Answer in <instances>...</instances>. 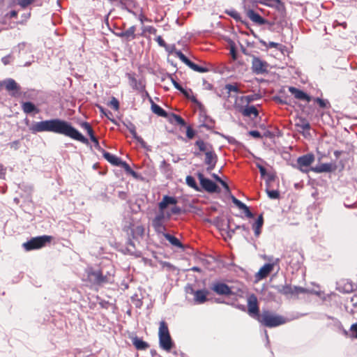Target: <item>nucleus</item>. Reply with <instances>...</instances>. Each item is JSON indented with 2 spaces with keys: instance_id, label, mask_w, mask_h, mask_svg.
Wrapping results in <instances>:
<instances>
[{
  "instance_id": "nucleus-12",
  "label": "nucleus",
  "mask_w": 357,
  "mask_h": 357,
  "mask_svg": "<svg viewBox=\"0 0 357 357\" xmlns=\"http://www.w3.org/2000/svg\"><path fill=\"white\" fill-rule=\"evenodd\" d=\"M202 187L208 192H215L218 191V185L211 180L206 178L201 173L197 175Z\"/></svg>"
},
{
  "instance_id": "nucleus-2",
  "label": "nucleus",
  "mask_w": 357,
  "mask_h": 357,
  "mask_svg": "<svg viewBox=\"0 0 357 357\" xmlns=\"http://www.w3.org/2000/svg\"><path fill=\"white\" fill-rule=\"evenodd\" d=\"M114 271L112 267L108 271L101 268L100 270L89 271L88 273V278L94 284L102 285L112 283L114 281Z\"/></svg>"
},
{
  "instance_id": "nucleus-10",
  "label": "nucleus",
  "mask_w": 357,
  "mask_h": 357,
  "mask_svg": "<svg viewBox=\"0 0 357 357\" xmlns=\"http://www.w3.org/2000/svg\"><path fill=\"white\" fill-rule=\"evenodd\" d=\"M314 160V155L312 153H308L300 156L297 159L298 168L303 172H307V167Z\"/></svg>"
},
{
  "instance_id": "nucleus-62",
  "label": "nucleus",
  "mask_w": 357,
  "mask_h": 357,
  "mask_svg": "<svg viewBox=\"0 0 357 357\" xmlns=\"http://www.w3.org/2000/svg\"><path fill=\"white\" fill-rule=\"evenodd\" d=\"M128 128L130 131V132L131 133V135H132V137L135 139L136 137L138 136L137 132H136V128H135V126L132 124V123H130L129 126H128Z\"/></svg>"
},
{
  "instance_id": "nucleus-19",
  "label": "nucleus",
  "mask_w": 357,
  "mask_h": 357,
  "mask_svg": "<svg viewBox=\"0 0 357 357\" xmlns=\"http://www.w3.org/2000/svg\"><path fill=\"white\" fill-rule=\"evenodd\" d=\"M159 344L160 348L167 351H169L173 346L170 335L159 337Z\"/></svg>"
},
{
  "instance_id": "nucleus-32",
  "label": "nucleus",
  "mask_w": 357,
  "mask_h": 357,
  "mask_svg": "<svg viewBox=\"0 0 357 357\" xmlns=\"http://www.w3.org/2000/svg\"><path fill=\"white\" fill-rule=\"evenodd\" d=\"M136 27L135 26H131L127 30L124 31V35L126 36V40L128 41L134 40L136 38L135 34Z\"/></svg>"
},
{
  "instance_id": "nucleus-24",
  "label": "nucleus",
  "mask_w": 357,
  "mask_h": 357,
  "mask_svg": "<svg viewBox=\"0 0 357 357\" xmlns=\"http://www.w3.org/2000/svg\"><path fill=\"white\" fill-rule=\"evenodd\" d=\"M144 233V228L142 225H137L131 228V235L134 239L142 237Z\"/></svg>"
},
{
  "instance_id": "nucleus-14",
  "label": "nucleus",
  "mask_w": 357,
  "mask_h": 357,
  "mask_svg": "<svg viewBox=\"0 0 357 357\" xmlns=\"http://www.w3.org/2000/svg\"><path fill=\"white\" fill-rule=\"evenodd\" d=\"M279 259H277L275 262L265 264L260 268L259 271L256 273L255 278L257 280H261L266 278L270 273L273 270L275 264H278Z\"/></svg>"
},
{
  "instance_id": "nucleus-27",
  "label": "nucleus",
  "mask_w": 357,
  "mask_h": 357,
  "mask_svg": "<svg viewBox=\"0 0 357 357\" xmlns=\"http://www.w3.org/2000/svg\"><path fill=\"white\" fill-rule=\"evenodd\" d=\"M242 114L245 116H254V117H257L259 114L257 108L254 105L246 106L242 111Z\"/></svg>"
},
{
  "instance_id": "nucleus-48",
  "label": "nucleus",
  "mask_w": 357,
  "mask_h": 357,
  "mask_svg": "<svg viewBox=\"0 0 357 357\" xmlns=\"http://www.w3.org/2000/svg\"><path fill=\"white\" fill-rule=\"evenodd\" d=\"M176 54L178 58H179V59L183 62L185 65H188V63H190V60L187 57L185 56L181 51L178 50V51H176Z\"/></svg>"
},
{
  "instance_id": "nucleus-45",
  "label": "nucleus",
  "mask_w": 357,
  "mask_h": 357,
  "mask_svg": "<svg viewBox=\"0 0 357 357\" xmlns=\"http://www.w3.org/2000/svg\"><path fill=\"white\" fill-rule=\"evenodd\" d=\"M186 183L188 184V186L195 190H198V187L195 181V179L192 176H188L186 177Z\"/></svg>"
},
{
  "instance_id": "nucleus-58",
  "label": "nucleus",
  "mask_w": 357,
  "mask_h": 357,
  "mask_svg": "<svg viewBox=\"0 0 357 357\" xmlns=\"http://www.w3.org/2000/svg\"><path fill=\"white\" fill-rule=\"evenodd\" d=\"M232 202L239 208L241 209L242 208L245 207V204L243 203L241 201L236 199L234 196L231 197Z\"/></svg>"
},
{
  "instance_id": "nucleus-29",
  "label": "nucleus",
  "mask_w": 357,
  "mask_h": 357,
  "mask_svg": "<svg viewBox=\"0 0 357 357\" xmlns=\"http://www.w3.org/2000/svg\"><path fill=\"white\" fill-rule=\"evenodd\" d=\"M205 156H206V158H205L206 165L209 164V163H216L217 162L218 157L213 151H212V150L207 151L205 153Z\"/></svg>"
},
{
  "instance_id": "nucleus-16",
  "label": "nucleus",
  "mask_w": 357,
  "mask_h": 357,
  "mask_svg": "<svg viewBox=\"0 0 357 357\" xmlns=\"http://www.w3.org/2000/svg\"><path fill=\"white\" fill-rule=\"evenodd\" d=\"M243 3L255 1L260 4L266 5L269 7L276 8L278 11H284V5L280 0H242Z\"/></svg>"
},
{
  "instance_id": "nucleus-20",
  "label": "nucleus",
  "mask_w": 357,
  "mask_h": 357,
  "mask_svg": "<svg viewBox=\"0 0 357 357\" xmlns=\"http://www.w3.org/2000/svg\"><path fill=\"white\" fill-rule=\"evenodd\" d=\"M123 252L126 254L133 255L136 257L141 256V252L136 249L134 242L130 239L128 241Z\"/></svg>"
},
{
  "instance_id": "nucleus-44",
  "label": "nucleus",
  "mask_w": 357,
  "mask_h": 357,
  "mask_svg": "<svg viewBox=\"0 0 357 357\" xmlns=\"http://www.w3.org/2000/svg\"><path fill=\"white\" fill-rule=\"evenodd\" d=\"M80 126L82 127V128L86 131L89 137L94 134L91 125L88 122L84 121L81 123Z\"/></svg>"
},
{
  "instance_id": "nucleus-59",
  "label": "nucleus",
  "mask_w": 357,
  "mask_h": 357,
  "mask_svg": "<svg viewBox=\"0 0 357 357\" xmlns=\"http://www.w3.org/2000/svg\"><path fill=\"white\" fill-rule=\"evenodd\" d=\"M119 166L123 167L128 174L132 170L130 165L125 161L121 160L119 164Z\"/></svg>"
},
{
  "instance_id": "nucleus-36",
  "label": "nucleus",
  "mask_w": 357,
  "mask_h": 357,
  "mask_svg": "<svg viewBox=\"0 0 357 357\" xmlns=\"http://www.w3.org/2000/svg\"><path fill=\"white\" fill-rule=\"evenodd\" d=\"M225 89L227 91L228 96L231 92H235L236 93H240V89L237 84H227L225 85Z\"/></svg>"
},
{
  "instance_id": "nucleus-6",
  "label": "nucleus",
  "mask_w": 357,
  "mask_h": 357,
  "mask_svg": "<svg viewBox=\"0 0 357 357\" xmlns=\"http://www.w3.org/2000/svg\"><path fill=\"white\" fill-rule=\"evenodd\" d=\"M275 289L279 293L287 296H298L301 294H305L307 291V290L303 287L291 286L289 284L277 286Z\"/></svg>"
},
{
  "instance_id": "nucleus-30",
  "label": "nucleus",
  "mask_w": 357,
  "mask_h": 357,
  "mask_svg": "<svg viewBox=\"0 0 357 357\" xmlns=\"http://www.w3.org/2000/svg\"><path fill=\"white\" fill-rule=\"evenodd\" d=\"M164 237L174 246L181 248H183L182 243L180 242V241L176 238L175 236L169 234H165Z\"/></svg>"
},
{
  "instance_id": "nucleus-49",
  "label": "nucleus",
  "mask_w": 357,
  "mask_h": 357,
  "mask_svg": "<svg viewBox=\"0 0 357 357\" xmlns=\"http://www.w3.org/2000/svg\"><path fill=\"white\" fill-rule=\"evenodd\" d=\"M186 98H190L193 102H197V99L195 97L192 96L190 98V93H192L191 89H185L182 87L181 90H179Z\"/></svg>"
},
{
  "instance_id": "nucleus-1",
  "label": "nucleus",
  "mask_w": 357,
  "mask_h": 357,
  "mask_svg": "<svg viewBox=\"0 0 357 357\" xmlns=\"http://www.w3.org/2000/svg\"><path fill=\"white\" fill-rule=\"evenodd\" d=\"M29 130L32 133L52 132L63 135L84 144H89L87 138H86L79 130L75 128L70 123L60 119H52L35 122L31 125Z\"/></svg>"
},
{
  "instance_id": "nucleus-37",
  "label": "nucleus",
  "mask_w": 357,
  "mask_h": 357,
  "mask_svg": "<svg viewBox=\"0 0 357 357\" xmlns=\"http://www.w3.org/2000/svg\"><path fill=\"white\" fill-rule=\"evenodd\" d=\"M170 121L172 122L174 121L177 124H178V125H180L181 126H185L186 125L185 121H184V119L183 118H181L180 116L177 115L176 114H172V116H171Z\"/></svg>"
},
{
  "instance_id": "nucleus-23",
  "label": "nucleus",
  "mask_w": 357,
  "mask_h": 357,
  "mask_svg": "<svg viewBox=\"0 0 357 357\" xmlns=\"http://www.w3.org/2000/svg\"><path fill=\"white\" fill-rule=\"evenodd\" d=\"M152 226L158 234H162L164 236L167 234L165 233L166 227L164 222L152 220Z\"/></svg>"
},
{
  "instance_id": "nucleus-46",
  "label": "nucleus",
  "mask_w": 357,
  "mask_h": 357,
  "mask_svg": "<svg viewBox=\"0 0 357 357\" xmlns=\"http://www.w3.org/2000/svg\"><path fill=\"white\" fill-rule=\"evenodd\" d=\"M314 101L318 103L320 107L326 108L330 106V103L327 100H324L320 98H314Z\"/></svg>"
},
{
  "instance_id": "nucleus-50",
  "label": "nucleus",
  "mask_w": 357,
  "mask_h": 357,
  "mask_svg": "<svg viewBox=\"0 0 357 357\" xmlns=\"http://www.w3.org/2000/svg\"><path fill=\"white\" fill-rule=\"evenodd\" d=\"M109 105L110 107H112L116 111H117L119 109V102L114 97L112 98V99H111V100H110V102L109 103Z\"/></svg>"
},
{
  "instance_id": "nucleus-18",
  "label": "nucleus",
  "mask_w": 357,
  "mask_h": 357,
  "mask_svg": "<svg viewBox=\"0 0 357 357\" xmlns=\"http://www.w3.org/2000/svg\"><path fill=\"white\" fill-rule=\"evenodd\" d=\"M208 292L205 289L197 290L193 292L194 301L196 304H202L207 301V295Z\"/></svg>"
},
{
  "instance_id": "nucleus-60",
  "label": "nucleus",
  "mask_w": 357,
  "mask_h": 357,
  "mask_svg": "<svg viewBox=\"0 0 357 357\" xmlns=\"http://www.w3.org/2000/svg\"><path fill=\"white\" fill-rule=\"evenodd\" d=\"M233 222L229 220L228 221V236L231 238L235 233V229L232 228Z\"/></svg>"
},
{
  "instance_id": "nucleus-5",
  "label": "nucleus",
  "mask_w": 357,
  "mask_h": 357,
  "mask_svg": "<svg viewBox=\"0 0 357 357\" xmlns=\"http://www.w3.org/2000/svg\"><path fill=\"white\" fill-rule=\"evenodd\" d=\"M52 238V236L47 235L34 237L24 243L23 247L27 251L39 249L44 247L47 243H50Z\"/></svg>"
},
{
  "instance_id": "nucleus-25",
  "label": "nucleus",
  "mask_w": 357,
  "mask_h": 357,
  "mask_svg": "<svg viewBox=\"0 0 357 357\" xmlns=\"http://www.w3.org/2000/svg\"><path fill=\"white\" fill-rule=\"evenodd\" d=\"M264 223V220L262 215H259L255 222L252 225V229L255 232V235L256 237H258L261 234V229Z\"/></svg>"
},
{
  "instance_id": "nucleus-17",
  "label": "nucleus",
  "mask_w": 357,
  "mask_h": 357,
  "mask_svg": "<svg viewBox=\"0 0 357 357\" xmlns=\"http://www.w3.org/2000/svg\"><path fill=\"white\" fill-rule=\"evenodd\" d=\"M289 91L294 96V98L298 100H305L307 102H310L312 100V98L306 93L296 87L290 86L289 88Z\"/></svg>"
},
{
  "instance_id": "nucleus-9",
  "label": "nucleus",
  "mask_w": 357,
  "mask_h": 357,
  "mask_svg": "<svg viewBox=\"0 0 357 357\" xmlns=\"http://www.w3.org/2000/svg\"><path fill=\"white\" fill-rule=\"evenodd\" d=\"M249 2L243 3V8L248 17L257 25H264L268 23L267 20L263 18L259 14L248 7Z\"/></svg>"
},
{
  "instance_id": "nucleus-61",
  "label": "nucleus",
  "mask_w": 357,
  "mask_h": 357,
  "mask_svg": "<svg viewBox=\"0 0 357 357\" xmlns=\"http://www.w3.org/2000/svg\"><path fill=\"white\" fill-rule=\"evenodd\" d=\"M168 77L170 79L171 82L172 83L174 86L177 90H181L182 89V86L174 79V78L173 77V76L172 75H169Z\"/></svg>"
},
{
  "instance_id": "nucleus-55",
  "label": "nucleus",
  "mask_w": 357,
  "mask_h": 357,
  "mask_svg": "<svg viewBox=\"0 0 357 357\" xmlns=\"http://www.w3.org/2000/svg\"><path fill=\"white\" fill-rule=\"evenodd\" d=\"M142 31L143 33L149 32L151 34H155L157 32V30L155 27L152 26H143L142 27Z\"/></svg>"
},
{
  "instance_id": "nucleus-57",
  "label": "nucleus",
  "mask_w": 357,
  "mask_h": 357,
  "mask_svg": "<svg viewBox=\"0 0 357 357\" xmlns=\"http://www.w3.org/2000/svg\"><path fill=\"white\" fill-rule=\"evenodd\" d=\"M131 13L137 17V19L140 21L142 24H143L145 22H150V20L146 17H145L142 13H141L138 15H137V14L135 12Z\"/></svg>"
},
{
  "instance_id": "nucleus-22",
  "label": "nucleus",
  "mask_w": 357,
  "mask_h": 357,
  "mask_svg": "<svg viewBox=\"0 0 357 357\" xmlns=\"http://www.w3.org/2000/svg\"><path fill=\"white\" fill-rule=\"evenodd\" d=\"M22 108L25 114L38 113L39 110L31 102H24L22 105Z\"/></svg>"
},
{
  "instance_id": "nucleus-35",
  "label": "nucleus",
  "mask_w": 357,
  "mask_h": 357,
  "mask_svg": "<svg viewBox=\"0 0 357 357\" xmlns=\"http://www.w3.org/2000/svg\"><path fill=\"white\" fill-rule=\"evenodd\" d=\"M188 66L189 68H190L191 69H192L193 70H195L196 72H199V73H206V72H208V70H209L208 68H207L206 67L200 66L193 63L191 61L188 63Z\"/></svg>"
},
{
  "instance_id": "nucleus-34",
  "label": "nucleus",
  "mask_w": 357,
  "mask_h": 357,
  "mask_svg": "<svg viewBox=\"0 0 357 357\" xmlns=\"http://www.w3.org/2000/svg\"><path fill=\"white\" fill-rule=\"evenodd\" d=\"M158 335H159V337L165 336V335H169L168 326H167V323L165 321H161L160 322Z\"/></svg>"
},
{
  "instance_id": "nucleus-64",
  "label": "nucleus",
  "mask_w": 357,
  "mask_h": 357,
  "mask_svg": "<svg viewBox=\"0 0 357 357\" xmlns=\"http://www.w3.org/2000/svg\"><path fill=\"white\" fill-rule=\"evenodd\" d=\"M248 134L254 138L260 139L262 137L261 133L258 130H250Z\"/></svg>"
},
{
  "instance_id": "nucleus-39",
  "label": "nucleus",
  "mask_w": 357,
  "mask_h": 357,
  "mask_svg": "<svg viewBox=\"0 0 357 357\" xmlns=\"http://www.w3.org/2000/svg\"><path fill=\"white\" fill-rule=\"evenodd\" d=\"M89 137H90L91 140L94 143V146H95L96 149H97L99 152L102 153L103 155L104 152H105V151L100 146L98 140L96 138V137L94 135V134L92 135L91 136H90Z\"/></svg>"
},
{
  "instance_id": "nucleus-63",
  "label": "nucleus",
  "mask_w": 357,
  "mask_h": 357,
  "mask_svg": "<svg viewBox=\"0 0 357 357\" xmlns=\"http://www.w3.org/2000/svg\"><path fill=\"white\" fill-rule=\"evenodd\" d=\"M241 210H243L245 216L248 218H253V213L250 211L249 208L245 205V207L242 208Z\"/></svg>"
},
{
  "instance_id": "nucleus-38",
  "label": "nucleus",
  "mask_w": 357,
  "mask_h": 357,
  "mask_svg": "<svg viewBox=\"0 0 357 357\" xmlns=\"http://www.w3.org/2000/svg\"><path fill=\"white\" fill-rule=\"evenodd\" d=\"M195 145L199 148L200 151H207L211 149H208V144L205 143L202 139H198L195 142Z\"/></svg>"
},
{
  "instance_id": "nucleus-52",
  "label": "nucleus",
  "mask_w": 357,
  "mask_h": 357,
  "mask_svg": "<svg viewBox=\"0 0 357 357\" xmlns=\"http://www.w3.org/2000/svg\"><path fill=\"white\" fill-rule=\"evenodd\" d=\"M8 146L12 149L17 150L20 149L21 146V142L20 140H15L13 142L8 143Z\"/></svg>"
},
{
  "instance_id": "nucleus-15",
  "label": "nucleus",
  "mask_w": 357,
  "mask_h": 357,
  "mask_svg": "<svg viewBox=\"0 0 357 357\" xmlns=\"http://www.w3.org/2000/svg\"><path fill=\"white\" fill-rule=\"evenodd\" d=\"M295 127L297 131L302 133L303 136L306 137L310 135V124L306 119L303 117L298 118L295 123Z\"/></svg>"
},
{
  "instance_id": "nucleus-40",
  "label": "nucleus",
  "mask_w": 357,
  "mask_h": 357,
  "mask_svg": "<svg viewBox=\"0 0 357 357\" xmlns=\"http://www.w3.org/2000/svg\"><path fill=\"white\" fill-rule=\"evenodd\" d=\"M89 137H90L91 140L94 143V146H95L96 149H97L99 152L102 153L103 155L104 152H105V151L100 146L98 140L96 138V137L94 135V134L92 135L91 136H90Z\"/></svg>"
},
{
  "instance_id": "nucleus-11",
  "label": "nucleus",
  "mask_w": 357,
  "mask_h": 357,
  "mask_svg": "<svg viewBox=\"0 0 357 357\" xmlns=\"http://www.w3.org/2000/svg\"><path fill=\"white\" fill-rule=\"evenodd\" d=\"M211 290L220 296H230L233 294L231 288L224 282H215L212 284Z\"/></svg>"
},
{
  "instance_id": "nucleus-8",
  "label": "nucleus",
  "mask_w": 357,
  "mask_h": 357,
  "mask_svg": "<svg viewBox=\"0 0 357 357\" xmlns=\"http://www.w3.org/2000/svg\"><path fill=\"white\" fill-rule=\"evenodd\" d=\"M268 64L266 61L261 60L255 56L252 59V70L256 75H262L268 72Z\"/></svg>"
},
{
  "instance_id": "nucleus-13",
  "label": "nucleus",
  "mask_w": 357,
  "mask_h": 357,
  "mask_svg": "<svg viewBox=\"0 0 357 357\" xmlns=\"http://www.w3.org/2000/svg\"><path fill=\"white\" fill-rule=\"evenodd\" d=\"M248 313L250 316L260 317L257 298L255 294H251L248 298Z\"/></svg>"
},
{
  "instance_id": "nucleus-53",
  "label": "nucleus",
  "mask_w": 357,
  "mask_h": 357,
  "mask_svg": "<svg viewBox=\"0 0 357 357\" xmlns=\"http://www.w3.org/2000/svg\"><path fill=\"white\" fill-rule=\"evenodd\" d=\"M261 43L268 48H278L280 46L279 43L275 42H269L267 43L266 42L261 40Z\"/></svg>"
},
{
  "instance_id": "nucleus-51",
  "label": "nucleus",
  "mask_w": 357,
  "mask_h": 357,
  "mask_svg": "<svg viewBox=\"0 0 357 357\" xmlns=\"http://www.w3.org/2000/svg\"><path fill=\"white\" fill-rule=\"evenodd\" d=\"M351 334L349 337L357 339V323L354 324L350 327Z\"/></svg>"
},
{
  "instance_id": "nucleus-28",
  "label": "nucleus",
  "mask_w": 357,
  "mask_h": 357,
  "mask_svg": "<svg viewBox=\"0 0 357 357\" xmlns=\"http://www.w3.org/2000/svg\"><path fill=\"white\" fill-rule=\"evenodd\" d=\"M151 101L152 112L159 116L167 117V112L165 111L160 106L154 103L151 99Z\"/></svg>"
},
{
  "instance_id": "nucleus-56",
  "label": "nucleus",
  "mask_w": 357,
  "mask_h": 357,
  "mask_svg": "<svg viewBox=\"0 0 357 357\" xmlns=\"http://www.w3.org/2000/svg\"><path fill=\"white\" fill-rule=\"evenodd\" d=\"M34 0H18L17 4L22 8H24L29 5L31 4Z\"/></svg>"
},
{
  "instance_id": "nucleus-47",
  "label": "nucleus",
  "mask_w": 357,
  "mask_h": 357,
  "mask_svg": "<svg viewBox=\"0 0 357 357\" xmlns=\"http://www.w3.org/2000/svg\"><path fill=\"white\" fill-rule=\"evenodd\" d=\"M227 13L231 16V17H233L235 20H236L237 22L238 21H241V14L235 10H228L227 11Z\"/></svg>"
},
{
  "instance_id": "nucleus-26",
  "label": "nucleus",
  "mask_w": 357,
  "mask_h": 357,
  "mask_svg": "<svg viewBox=\"0 0 357 357\" xmlns=\"http://www.w3.org/2000/svg\"><path fill=\"white\" fill-rule=\"evenodd\" d=\"M102 155L112 165H114L115 166H119V164L121 161V158L107 151L104 152V154Z\"/></svg>"
},
{
  "instance_id": "nucleus-41",
  "label": "nucleus",
  "mask_w": 357,
  "mask_h": 357,
  "mask_svg": "<svg viewBox=\"0 0 357 357\" xmlns=\"http://www.w3.org/2000/svg\"><path fill=\"white\" fill-rule=\"evenodd\" d=\"M89 137H90L91 140L94 143V146H95L96 149H97L99 152L102 153L103 155L104 152H105V151L100 146L98 140L96 138V137L94 135V134L92 135L91 136H90Z\"/></svg>"
},
{
  "instance_id": "nucleus-42",
  "label": "nucleus",
  "mask_w": 357,
  "mask_h": 357,
  "mask_svg": "<svg viewBox=\"0 0 357 357\" xmlns=\"http://www.w3.org/2000/svg\"><path fill=\"white\" fill-rule=\"evenodd\" d=\"M89 137H90L91 140L94 143V146H95L96 149H97L99 152L102 153L103 155L104 152H105V151L100 146L98 140L96 138V137L94 135V134L92 135L91 136H90Z\"/></svg>"
},
{
  "instance_id": "nucleus-7",
  "label": "nucleus",
  "mask_w": 357,
  "mask_h": 357,
  "mask_svg": "<svg viewBox=\"0 0 357 357\" xmlns=\"http://www.w3.org/2000/svg\"><path fill=\"white\" fill-rule=\"evenodd\" d=\"M127 77L129 81V84L133 89L137 90L140 93H144L146 96H149V93L146 91V83L144 79H137L135 74L132 73H128Z\"/></svg>"
},
{
  "instance_id": "nucleus-33",
  "label": "nucleus",
  "mask_w": 357,
  "mask_h": 357,
  "mask_svg": "<svg viewBox=\"0 0 357 357\" xmlns=\"http://www.w3.org/2000/svg\"><path fill=\"white\" fill-rule=\"evenodd\" d=\"M4 84L6 90L14 91L19 89V86L16 82L13 79H7L4 81Z\"/></svg>"
},
{
  "instance_id": "nucleus-4",
  "label": "nucleus",
  "mask_w": 357,
  "mask_h": 357,
  "mask_svg": "<svg viewBox=\"0 0 357 357\" xmlns=\"http://www.w3.org/2000/svg\"><path fill=\"white\" fill-rule=\"evenodd\" d=\"M258 321L264 326L268 328H273L286 322L285 318L280 315L273 314L269 311H264L259 317Z\"/></svg>"
},
{
  "instance_id": "nucleus-31",
  "label": "nucleus",
  "mask_w": 357,
  "mask_h": 357,
  "mask_svg": "<svg viewBox=\"0 0 357 357\" xmlns=\"http://www.w3.org/2000/svg\"><path fill=\"white\" fill-rule=\"evenodd\" d=\"M132 344L136 347V349L139 350L146 349L149 347V344L146 342L143 341L142 339H139L137 337L133 338Z\"/></svg>"
},
{
  "instance_id": "nucleus-3",
  "label": "nucleus",
  "mask_w": 357,
  "mask_h": 357,
  "mask_svg": "<svg viewBox=\"0 0 357 357\" xmlns=\"http://www.w3.org/2000/svg\"><path fill=\"white\" fill-rule=\"evenodd\" d=\"M177 199L174 197L165 195L162 201L158 204L159 212L153 219L155 221L165 222V220H169L171 217V213L169 212L165 213V209L169 204L176 205Z\"/></svg>"
},
{
  "instance_id": "nucleus-21",
  "label": "nucleus",
  "mask_w": 357,
  "mask_h": 357,
  "mask_svg": "<svg viewBox=\"0 0 357 357\" xmlns=\"http://www.w3.org/2000/svg\"><path fill=\"white\" fill-rule=\"evenodd\" d=\"M311 169L316 173L331 172L333 167L331 163H322L312 167Z\"/></svg>"
},
{
  "instance_id": "nucleus-43",
  "label": "nucleus",
  "mask_w": 357,
  "mask_h": 357,
  "mask_svg": "<svg viewBox=\"0 0 357 357\" xmlns=\"http://www.w3.org/2000/svg\"><path fill=\"white\" fill-rule=\"evenodd\" d=\"M266 192L270 199H276L280 197V192L278 190H270L267 187L266 189Z\"/></svg>"
},
{
  "instance_id": "nucleus-54",
  "label": "nucleus",
  "mask_w": 357,
  "mask_h": 357,
  "mask_svg": "<svg viewBox=\"0 0 357 357\" xmlns=\"http://www.w3.org/2000/svg\"><path fill=\"white\" fill-rule=\"evenodd\" d=\"M195 135V131L188 126L186 127V136L189 139H192Z\"/></svg>"
}]
</instances>
